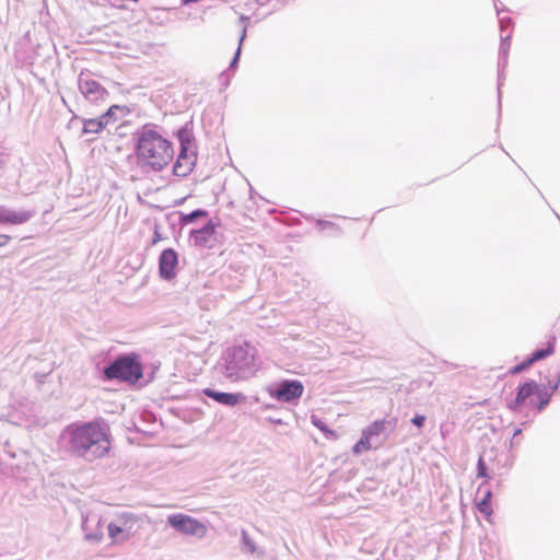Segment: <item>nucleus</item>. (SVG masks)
<instances>
[{
	"label": "nucleus",
	"instance_id": "obj_15",
	"mask_svg": "<svg viewBox=\"0 0 560 560\" xmlns=\"http://www.w3.org/2000/svg\"><path fill=\"white\" fill-rule=\"evenodd\" d=\"M492 491L487 488L483 497L477 501V508L488 520L492 516L493 510L491 505Z\"/></svg>",
	"mask_w": 560,
	"mask_h": 560
},
{
	"label": "nucleus",
	"instance_id": "obj_4",
	"mask_svg": "<svg viewBox=\"0 0 560 560\" xmlns=\"http://www.w3.org/2000/svg\"><path fill=\"white\" fill-rule=\"evenodd\" d=\"M138 517L130 513L119 515L107 525L108 537L113 544H121L135 535V525Z\"/></svg>",
	"mask_w": 560,
	"mask_h": 560
},
{
	"label": "nucleus",
	"instance_id": "obj_21",
	"mask_svg": "<svg viewBox=\"0 0 560 560\" xmlns=\"http://www.w3.org/2000/svg\"><path fill=\"white\" fill-rule=\"evenodd\" d=\"M477 477L479 478H486V479H489V475L487 472V468H486V464H485V460L482 457H479V460H478V472H477Z\"/></svg>",
	"mask_w": 560,
	"mask_h": 560
},
{
	"label": "nucleus",
	"instance_id": "obj_20",
	"mask_svg": "<svg viewBox=\"0 0 560 560\" xmlns=\"http://www.w3.org/2000/svg\"><path fill=\"white\" fill-rule=\"evenodd\" d=\"M536 396L539 399L538 405H537V409L540 411V410H542L548 405V402L550 400V396L547 395L546 393L541 392L540 388H539V392L536 393Z\"/></svg>",
	"mask_w": 560,
	"mask_h": 560
},
{
	"label": "nucleus",
	"instance_id": "obj_3",
	"mask_svg": "<svg viewBox=\"0 0 560 560\" xmlns=\"http://www.w3.org/2000/svg\"><path fill=\"white\" fill-rule=\"evenodd\" d=\"M104 373L108 380L136 383L142 377V368L135 359L122 357L107 366Z\"/></svg>",
	"mask_w": 560,
	"mask_h": 560
},
{
	"label": "nucleus",
	"instance_id": "obj_6",
	"mask_svg": "<svg viewBox=\"0 0 560 560\" xmlns=\"http://www.w3.org/2000/svg\"><path fill=\"white\" fill-rule=\"evenodd\" d=\"M167 523L177 532L202 538L207 535V526L198 520L186 514H172L167 517Z\"/></svg>",
	"mask_w": 560,
	"mask_h": 560
},
{
	"label": "nucleus",
	"instance_id": "obj_17",
	"mask_svg": "<svg viewBox=\"0 0 560 560\" xmlns=\"http://www.w3.org/2000/svg\"><path fill=\"white\" fill-rule=\"evenodd\" d=\"M386 429L385 420H375L368 428H365L362 433H364L369 439L373 436L382 434Z\"/></svg>",
	"mask_w": 560,
	"mask_h": 560
},
{
	"label": "nucleus",
	"instance_id": "obj_7",
	"mask_svg": "<svg viewBox=\"0 0 560 560\" xmlns=\"http://www.w3.org/2000/svg\"><path fill=\"white\" fill-rule=\"evenodd\" d=\"M79 90L84 100L92 106L105 104L109 97L108 91L97 81L91 78H80Z\"/></svg>",
	"mask_w": 560,
	"mask_h": 560
},
{
	"label": "nucleus",
	"instance_id": "obj_2",
	"mask_svg": "<svg viewBox=\"0 0 560 560\" xmlns=\"http://www.w3.org/2000/svg\"><path fill=\"white\" fill-rule=\"evenodd\" d=\"M173 143L152 128H142L136 138L137 163L154 172L164 170L174 159Z\"/></svg>",
	"mask_w": 560,
	"mask_h": 560
},
{
	"label": "nucleus",
	"instance_id": "obj_27",
	"mask_svg": "<svg viewBox=\"0 0 560 560\" xmlns=\"http://www.w3.org/2000/svg\"><path fill=\"white\" fill-rule=\"evenodd\" d=\"M162 240V236L159 232L158 229H155L154 231V237H153V241H152V244L155 245L158 242H160Z\"/></svg>",
	"mask_w": 560,
	"mask_h": 560
},
{
	"label": "nucleus",
	"instance_id": "obj_11",
	"mask_svg": "<svg viewBox=\"0 0 560 560\" xmlns=\"http://www.w3.org/2000/svg\"><path fill=\"white\" fill-rule=\"evenodd\" d=\"M553 352H555V341L550 340L547 342V345L544 349L536 350L535 352H533V354L528 359L524 360L520 364L512 368L511 373L518 374V373L525 371L526 369H528L533 363L551 355Z\"/></svg>",
	"mask_w": 560,
	"mask_h": 560
},
{
	"label": "nucleus",
	"instance_id": "obj_1",
	"mask_svg": "<svg viewBox=\"0 0 560 560\" xmlns=\"http://www.w3.org/2000/svg\"><path fill=\"white\" fill-rule=\"evenodd\" d=\"M69 450L77 456L103 458L110 451L109 429L98 422L72 423L66 429Z\"/></svg>",
	"mask_w": 560,
	"mask_h": 560
},
{
	"label": "nucleus",
	"instance_id": "obj_14",
	"mask_svg": "<svg viewBox=\"0 0 560 560\" xmlns=\"http://www.w3.org/2000/svg\"><path fill=\"white\" fill-rule=\"evenodd\" d=\"M203 394L207 397L212 398L217 402L225 405V406H235L240 401V398H241L240 394L220 393V392H215L210 388L203 389Z\"/></svg>",
	"mask_w": 560,
	"mask_h": 560
},
{
	"label": "nucleus",
	"instance_id": "obj_28",
	"mask_svg": "<svg viewBox=\"0 0 560 560\" xmlns=\"http://www.w3.org/2000/svg\"><path fill=\"white\" fill-rule=\"evenodd\" d=\"M182 131L186 132V133H184V140H186V141L189 140L191 142L190 133L187 130H185V129L179 130L178 133L182 132Z\"/></svg>",
	"mask_w": 560,
	"mask_h": 560
},
{
	"label": "nucleus",
	"instance_id": "obj_16",
	"mask_svg": "<svg viewBox=\"0 0 560 560\" xmlns=\"http://www.w3.org/2000/svg\"><path fill=\"white\" fill-rule=\"evenodd\" d=\"M129 114V109L124 105H112L106 112L105 117H107L112 124L118 121V119L126 117Z\"/></svg>",
	"mask_w": 560,
	"mask_h": 560
},
{
	"label": "nucleus",
	"instance_id": "obj_23",
	"mask_svg": "<svg viewBox=\"0 0 560 560\" xmlns=\"http://www.w3.org/2000/svg\"><path fill=\"white\" fill-rule=\"evenodd\" d=\"M312 423L316 428H318L320 431L326 432V433H331L329 430H327L325 423L322 420H319L316 417H314V416L312 417Z\"/></svg>",
	"mask_w": 560,
	"mask_h": 560
},
{
	"label": "nucleus",
	"instance_id": "obj_8",
	"mask_svg": "<svg viewBox=\"0 0 560 560\" xmlns=\"http://www.w3.org/2000/svg\"><path fill=\"white\" fill-rule=\"evenodd\" d=\"M304 392V386L300 381H284L275 389H269V395L281 402H291L298 400Z\"/></svg>",
	"mask_w": 560,
	"mask_h": 560
},
{
	"label": "nucleus",
	"instance_id": "obj_26",
	"mask_svg": "<svg viewBox=\"0 0 560 560\" xmlns=\"http://www.w3.org/2000/svg\"><path fill=\"white\" fill-rule=\"evenodd\" d=\"M11 241V236L8 234H0V247L7 246Z\"/></svg>",
	"mask_w": 560,
	"mask_h": 560
},
{
	"label": "nucleus",
	"instance_id": "obj_13",
	"mask_svg": "<svg viewBox=\"0 0 560 560\" xmlns=\"http://www.w3.org/2000/svg\"><path fill=\"white\" fill-rule=\"evenodd\" d=\"M215 229L217 224H214L212 221H209L201 229L192 231L190 236L196 245L206 246L214 238Z\"/></svg>",
	"mask_w": 560,
	"mask_h": 560
},
{
	"label": "nucleus",
	"instance_id": "obj_9",
	"mask_svg": "<svg viewBox=\"0 0 560 560\" xmlns=\"http://www.w3.org/2000/svg\"><path fill=\"white\" fill-rule=\"evenodd\" d=\"M178 255L173 248L164 249L159 258V273L165 280H173L176 277Z\"/></svg>",
	"mask_w": 560,
	"mask_h": 560
},
{
	"label": "nucleus",
	"instance_id": "obj_25",
	"mask_svg": "<svg viewBox=\"0 0 560 560\" xmlns=\"http://www.w3.org/2000/svg\"><path fill=\"white\" fill-rule=\"evenodd\" d=\"M425 418L423 416H416L412 418V423L417 425L418 428H421L424 423Z\"/></svg>",
	"mask_w": 560,
	"mask_h": 560
},
{
	"label": "nucleus",
	"instance_id": "obj_12",
	"mask_svg": "<svg viewBox=\"0 0 560 560\" xmlns=\"http://www.w3.org/2000/svg\"><path fill=\"white\" fill-rule=\"evenodd\" d=\"M33 213L30 211H12L5 207H0V224L19 225L30 221Z\"/></svg>",
	"mask_w": 560,
	"mask_h": 560
},
{
	"label": "nucleus",
	"instance_id": "obj_10",
	"mask_svg": "<svg viewBox=\"0 0 560 560\" xmlns=\"http://www.w3.org/2000/svg\"><path fill=\"white\" fill-rule=\"evenodd\" d=\"M539 392V386L535 382H526L518 387L515 399L510 404V409L518 410L521 406L530 405L532 396Z\"/></svg>",
	"mask_w": 560,
	"mask_h": 560
},
{
	"label": "nucleus",
	"instance_id": "obj_19",
	"mask_svg": "<svg viewBox=\"0 0 560 560\" xmlns=\"http://www.w3.org/2000/svg\"><path fill=\"white\" fill-rule=\"evenodd\" d=\"M102 129L98 126V122L95 118L85 119L83 121V132L84 133H98Z\"/></svg>",
	"mask_w": 560,
	"mask_h": 560
},
{
	"label": "nucleus",
	"instance_id": "obj_5",
	"mask_svg": "<svg viewBox=\"0 0 560 560\" xmlns=\"http://www.w3.org/2000/svg\"><path fill=\"white\" fill-rule=\"evenodd\" d=\"M185 131L178 133L180 141V151L173 166V173L176 176L185 177L189 175L196 164L197 154L194 151V145L189 140H184Z\"/></svg>",
	"mask_w": 560,
	"mask_h": 560
},
{
	"label": "nucleus",
	"instance_id": "obj_22",
	"mask_svg": "<svg viewBox=\"0 0 560 560\" xmlns=\"http://www.w3.org/2000/svg\"><path fill=\"white\" fill-rule=\"evenodd\" d=\"M206 215H207L206 211H203V210H195V211H192L191 213H189L188 215L185 217V221L192 222L195 219H197L199 217H206Z\"/></svg>",
	"mask_w": 560,
	"mask_h": 560
},
{
	"label": "nucleus",
	"instance_id": "obj_18",
	"mask_svg": "<svg viewBox=\"0 0 560 560\" xmlns=\"http://www.w3.org/2000/svg\"><path fill=\"white\" fill-rule=\"evenodd\" d=\"M372 448L371 439H369L364 433H362V438L358 441L357 444L352 447V452L354 455H359L363 452H368Z\"/></svg>",
	"mask_w": 560,
	"mask_h": 560
},
{
	"label": "nucleus",
	"instance_id": "obj_24",
	"mask_svg": "<svg viewBox=\"0 0 560 560\" xmlns=\"http://www.w3.org/2000/svg\"><path fill=\"white\" fill-rule=\"evenodd\" d=\"M95 119L97 120L98 126L102 130H104L109 124H112V121L107 117H105V113Z\"/></svg>",
	"mask_w": 560,
	"mask_h": 560
}]
</instances>
